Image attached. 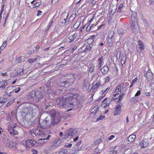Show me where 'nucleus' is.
<instances>
[{"instance_id":"obj_40","label":"nucleus","mask_w":154,"mask_h":154,"mask_svg":"<svg viewBox=\"0 0 154 154\" xmlns=\"http://www.w3.org/2000/svg\"><path fill=\"white\" fill-rule=\"evenodd\" d=\"M121 85H122V87L123 88H125L126 87L128 86L129 85V83L128 82H126L125 83H122L121 84Z\"/></svg>"},{"instance_id":"obj_15","label":"nucleus","mask_w":154,"mask_h":154,"mask_svg":"<svg viewBox=\"0 0 154 154\" xmlns=\"http://www.w3.org/2000/svg\"><path fill=\"white\" fill-rule=\"evenodd\" d=\"M144 76L148 81H150L153 78V74L150 70H148L144 74Z\"/></svg>"},{"instance_id":"obj_24","label":"nucleus","mask_w":154,"mask_h":154,"mask_svg":"<svg viewBox=\"0 0 154 154\" xmlns=\"http://www.w3.org/2000/svg\"><path fill=\"white\" fill-rule=\"evenodd\" d=\"M109 70L108 67L107 66H105L101 69V71L102 73L105 74H106Z\"/></svg>"},{"instance_id":"obj_43","label":"nucleus","mask_w":154,"mask_h":154,"mask_svg":"<svg viewBox=\"0 0 154 154\" xmlns=\"http://www.w3.org/2000/svg\"><path fill=\"white\" fill-rule=\"evenodd\" d=\"M130 101L132 103H136L137 102V100L136 99L135 97H133L131 99Z\"/></svg>"},{"instance_id":"obj_58","label":"nucleus","mask_w":154,"mask_h":154,"mask_svg":"<svg viewBox=\"0 0 154 154\" xmlns=\"http://www.w3.org/2000/svg\"><path fill=\"white\" fill-rule=\"evenodd\" d=\"M149 102H146V103H145V106L147 107V109H148V108H149Z\"/></svg>"},{"instance_id":"obj_54","label":"nucleus","mask_w":154,"mask_h":154,"mask_svg":"<svg viewBox=\"0 0 154 154\" xmlns=\"http://www.w3.org/2000/svg\"><path fill=\"white\" fill-rule=\"evenodd\" d=\"M12 87L11 86L7 87L6 89H5V92H8V91L12 89Z\"/></svg>"},{"instance_id":"obj_50","label":"nucleus","mask_w":154,"mask_h":154,"mask_svg":"<svg viewBox=\"0 0 154 154\" xmlns=\"http://www.w3.org/2000/svg\"><path fill=\"white\" fill-rule=\"evenodd\" d=\"M91 25L90 24L88 25L86 28V31L88 32L91 29Z\"/></svg>"},{"instance_id":"obj_48","label":"nucleus","mask_w":154,"mask_h":154,"mask_svg":"<svg viewBox=\"0 0 154 154\" xmlns=\"http://www.w3.org/2000/svg\"><path fill=\"white\" fill-rule=\"evenodd\" d=\"M125 94L124 93H121L119 96V99L122 100L124 97V96L125 95Z\"/></svg>"},{"instance_id":"obj_47","label":"nucleus","mask_w":154,"mask_h":154,"mask_svg":"<svg viewBox=\"0 0 154 154\" xmlns=\"http://www.w3.org/2000/svg\"><path fill=\"white\" fill-rule=\"evenodd\" d=\"M94 68V66L92 65L89 69V71L90 72H93Z\"/></svg>"},{"instance_id":"obj_9","label":"nucleus","mask_w":154,"mask_h":154,"mask_svg":"<svg viewBox=\"0 0 154 154\" xmlns=\"http://www.w3.org/2000/svg\"><path fill=\"white\" fill-rule=\"evenodd\" d=\"M108 41L109 43V45H112L114 39V32L112 30L108 32Z\"/></svg>"},{"instance_id":"obj_21","label":"nucleus","mask_w":154,"mask_h":154,"mask_svg":"<svg viewBox=\"0 0 154 154\" xmlns=\"http://www.w3.org/2000/svg\"><path fill=\"white\" fill-rule=\"evenodd\" d=\"M73 128H71L69 130H68L67 132H66L65 135L66 137H73V132H72Z\"/></svg>"},{"instance_id":"obj_45","label":"nucleus","mask_w":154,"mask_h":154,"mask_svg":"<svg viewBox=\"0 0 154 154\" xmlns=\"http://www.w3.org/2000/svg\"><path fill=\"white\" fill-rule=\"evenodd\" d=\"M137 78H136L132 81L131 83L130 86V88H131L133 85L137 81Z\"/></svg>"},{"instance_id":"obj_37","label":"nucleus","mask_w":154,"mask_h":154,"mask_svg":"<svg viewBox=\"0 0 154 154\" xmlns=\"http://www.w3.org/2000/svg\"><path fill=\"white\" fill-rule=\"evenodd\" d=\"M67 152L68 150L67 149H63L59 152L58 154H67Z\"/></svg>"},{"instance_id":"obj_61","label":"nucleus","mask_w":154,"mask_h":154,"mask_svg":"<svg viewBox=\"0 0 154 154\" xmlns=\"http://www.w3.org/2000/svg\"><path fill=\"white\" fill-rule=\"evenodd\" d=\"M72 146V144L70 143V144H69L68 145H65V147H66L69 148V147H70Z\"/></svg>"},{"instance_id":"obj_13","label":"nucleus","mask_w":154,"mask_h":154,"mask_svg":"<svg viewBox=\"0 0 154 154\" xmlns=\"http://www.w3.org/2000/svg\"><path fill=\"white\" fill-rule=\"evenodd\" d=\"M111 101L110 99L107 98H105L104 100L102 102V106L104 108H105L106 107L109 106Z\"/></svg>"},{"instance_id":"obj_2","label":"nucleus","mask_w":154,"mask_h":154,"mask_svg":"<svg viewBox=\"0 0 154 154\" xmlns=\"http://www.w3.org/2000/svg\"><path fill=\"white\" fill-rule=\"evenodd\" d=\"M57 102L58 105L60 107H66L69 105L72 106L73 105V103L70 102L67 97L65 98L63 97H61L57 100Z\"/></svg>"},{"instance_id":"obj_25","label":"nucleus","mask_w":154,"mask_h":154,"mask_svg":"<svg viewBox=\"0 0 154 154\" xmlns=\"http://www.w3.org/2000/svg\"><path fill=\"white\" fill-rule=\"evenodd\" d=\"M101 85V81L100 80H99L93 86L92 89L96 90Z\"/></svg>"},{"instance_id":"obj_39","label":"nucleus","mask_w":154,"mask_h":154,"mask_svg":"<svg viewBox=\"0 0 154 154\" xmlns=\"http://www.w3.org/2000/svg\"><path fill=\"white\" fill-rule=\"evenodd\" d=\"M110 79V77L109 76H107L104 79V83H107L109 82Z\"/></svg>"},{"instance_id":"obj_30","label":"nucleus","mask_w":154,"mask_h":154,"mask_svg":"<svg viewBox=\"0 0 154 154\" xmlns=\"http://www.w3.org/2000/svg\"><path fill=\"white\" fill-rule=\"evenodd\" d=\"M109 89L110 88L109 87H106V89L103 88L102 90L100 91V94H102V93L104 94L105 92L106 93L109 91Z\"/></svg>"},{"instance_id":"obj_23","label":"nucleus","mask_w":154,"mask_h":154,"mask_svg":"<svg viewBox=\"0 0 154 154\" xmlns=\"http://www.w3.org/2000/svg\"><path fill=\"white\" fill-rule=\"evenodd\" d=\"M57 143L54 142L52 143V144L50 146H49L48 148V149L49 151H52L54 149H56L58 146L57 145Z\"/></svg>"},{"instance_id":"obj_8","label":"nucleus","mask_w":154,"mask_h":154,"mask_svg":"<svg viewBox=\"0 0 154 154\" xmlns=\"http://www.w3.org/2000/svg\"><path fill=\"white\" fill-rule=\"evenodd\" d=\"M80 98L79 95L78 94L72 93L70 94L69 97H68V100L70 101L71 100V102L72 101L73 102H78Z\"/></svg>"},{"instance_id":"obj_16","label":"nucleus","mask_w":154,"mask_h":154,"mask_svg":"<svg viewBox=\"0 0 154 154\" xmlns=\"http://www.w3.org/2000/svg\"><path fill=\"white\" fill-rule=\"evenodd\" d=\"M149 142L148 139H144L143 140L140 142V145L141 148H144L147 146Z\"/></svg>"},{"instance_id":"obj_41","label":"nucleus","mask_w":154,"mask_h":154,"mask_svg":"<svg viewBox=\"0 0 154 154\" xmlns=\"http://www.w3.org/2000/svg\"><path fill=\"white\" fill-rule=\"evenodd\" d=\"M126 59V57H122L121 61V63L122 65H123L125 63Z\"/></svg>"},{"instance_id":"obj_11","label":"nucleus","mask_w":154,"mask_h":154,"mask_svg":"<svg viewBox=\"0 0 154 154\" xmlns=\"http://www.w3.org/2000/svg\"><path fill=\"white\" fill-rule=\"evenodd\" d=\"M89 83V79L85 78L84 80L83 84L82 86V89L84 91H86L89 89L88 86Z\"/></svg>"},{"instance_id":"obj_57","label":"nucleus","mask_w":154,"mask_h":154,"mask_svg":"<svg viewBox=\"0 0 154 154\" xmlns=\"http://www.w3.org/2000/svg\"><path fill=\"white\" fill-rule=\"evenodd\" d=\"M141 91L140 90L138 91L137 93L135 94V96H139L140 94Z\"/></svg>"},{"instance_id":"obj_3","label":"nucleus","mask_w":154,"mask_h":154,"mask_svg":"<svg viewBox=\"0 0 154 154\" xmlns=\"http://www.w3.org/2000/svg\"><path fill=\"white\" fill-rule=\"evenodd\" d=\"M75 81V77L72 74H70L68 75V79L66 81L61 82L59 86L67 87L71 85Z\"/></svg>"},{"instance_id":"obj_36","label":"nucleus","mask_w":154,"mask_h":154,"mask_svg":"<svg viewBox=\"0 0 154 154\" xmlns=\"http://www.w3.org/2000/svg\"><path fill=\"white\" fill-rule=\"evenodd\" d=\"M7 45V41H5L2 44V46L0 48L1 50H3L5 47Z\"/></svg>"},{"instance_id":"obj_6","label":"nucleus","mask_w":154,"mask_h":154,"mask_svg":"<svg viewBox=\"0 0 154 154\" xmlns=\"http://www.w3.org/2000/svg\"><path fill=\"white\" fill-rule=\"evenodd\" d=\"M131 29L132 33L134 34L137 33L139 30V27L138 22H132L131 26Z\"/></svg>"},{"instance_id":"obj_44","label":"nucleus","mask_w":154,"mask_h":154,"mask_svg":"<svg viewBox=\"0 0 154 154\" xmlns=\"http://www.w3.org/2000/svg\"><path fill=\"white\" fill-rule=\"evenodd\" d=\"M37 60V59L36 58H35L33 59H29L28 60V61L29 63H32L36 61Z\"/></svg>"},{"instance_id":"obj_1","label":"nucleus","mask_w":154,"mask_h":154,"mask_svg":"<svg viewBox=\"0 0 154 154\" xmlns=\"http://www.w3.org/2000/svg\"><path fill=\"white\" fill-rule=\"evenodd\" d=\"M29 95L32 99L36 102L40 101L44 97V95L40 89L31 91Z\"/></svg>"},{"instance_id":"obj_20","label":"nucleus","mask_w":154,"mask_h":154,"mask_svg":"<svg viewBox=\"0 0 154 154\" xmlns=\"http://www.w3.org/2000/svg\"><path fill=\"white\" fill-rule=\"evenodd\" d=\"M131 20L132 22L136 21L138 22L137 17L136 13L134 12H133L132 13L131 16Z\"/></svg>"},{"instance_id":"obj_19","label":"nucleus","mask_w":154,"mask_h":154,"mask_svg":"<svg viewBox=\"0 0 154 154\" xmlns=\"http://www.w3.org/2000/svg\"><path fill=\"white\" fill-rule=\"evenodd\" d=\"M124 4L122 3H121L119 7H118V8L117 10V12L118 13H123L124 11Z\"/></svg>"},{"instance_id":"obj_60","label":"nucleus","mask_w":154,"mask_h":154,"mask_svg":"<svg viewBox=\"0 0 154 154\" xmlns=\"http://www.w3.org/2000/svg\"><path fill=\"white\" fill-rule=\"evenodd\" d=\"M94 110L96 111L95 112H94V111H93V113H96L97 112L98 110H99V109L97 107H94Z\"/></svg>"},{"instance_id":"obj_26","label":"nucleus","mask_w":154,"mask_h":154,"mask_svg":"<svg viewBox=\"0 0 154 154\" xmlns=\"http://www.w3.org/2000/svg\"><path fill=\"white\" fill-rule=\"evenodd\" d=\"M136 136L135 135L132 134L129 136L128 138V140L130 142H132L136 139Z\"/></svg>"},{"instance_id":"obj_4","label":"nucleus","mask_w":154,"mask_h":154,"mask_svg":"<svg viewBox=\"0 0 154 154\" xmlns=\"http://www.w3.org/2000/svg\"><path fill=\"white\" fill-rule=\"evenodd\" d=\"M17 125L13 122H10L8 127V131L10 134L12 136L17 134V131L14 129L16 127Z\"/></svg>"},{"instance_id":"obj_51","label":"nucleus","mask_w":154,"mask_h":154,"mask_svg":"<svg viewBox=\"0 0 154 154\" xmlns=\"http://www.w3.org/2000/svg\"><path fill=\"white\" fill-rule=\"evenodd\" d=\"M105 118L104 116H100L97 119V121H98L99 120H101Z\"/></svg>"},{"instance_id":"obj_17","label":"nucleus","mask_w":154,"mask_h":154,"mask_svg":"<svg viewBox=\"0 0 154 154\" xmlns=\"http://www.w3.org/2000/svg\"><path fill=\"white\" fill-rule=\"evenodd\" d=\"M117 8V5L113 4H111L109 8V11H110V14H114L116 11Z\"/></svg>"},{"instance_id":"obj_64","label":"nucleus","mask_w":154,"mask_h":154,"mask_svg":"<svg viewBox=\"0 0 154 154\" xmlns=\"http://www.w3.org/2000/svg\"><path fill=\"white\" fill-rule=\"evenodd\" d=\"M117 153V150H114L112 152V154H116Z\"/></svg>"},{"instance_id":"obj_5","label":"nucleus","mask_w":154,"mask_h":154,"mask_svg":"<svg viewBox=\"0 0 154 154\" xmlns=\"http://www.w3.org/2000/svg\"><path fill=\"white\" fill-rule=\"evenodd\" d=\"M35 143V141L32 139L23 140V144L26 147L29 148L34 146Z\"/></svg>"},{"instance_id":"obj_10","label":"nucleus","mask_w":154,"mask_h":154,"mask_svg":"<svg viewBox=\"0 0 154 154\" xmlns=\"http://www.w3.org/2000/svg\"><path fill=\"white\" fill-rule=\"evenodd\" d=\"M145 47L144 45L143 42L140 40L139 41L137 45H136V48L137 50L140 53H142V51L144 49Z\"/></svg>"},{"instance_id":"obj_27","label":"nucleus","mask_w":154,"mask_h":154,"mask_svg":"<svg viewBox=\"0 0 154 154\" xmlns=\"http://www.w3.org/2000/svg\"><path fill=\"white\" fill-rule=\"evenodd\" d=\"M62 16L63 17H64V19L61 20L62 23H65L66 22V19L68 17V14L66 13H63Z\"/></svg>"},{"instance_id":"obj_49","label":"nucleus","mask_w":154,"mask_h":154,"mask_svg":"<svg viewBox=\"0 0 154 154\" xmlns=\"http://www.w3.org/2000/svg\"><path fill=\"white\" fill-rule=\"evenodd\" d=\"M14 100H10L9 102L7 104V106H10L11 104H12L14 102Z\"/></svg>"},{"instance_id":"obj_55","label":"nucleus","mask_w":154,"mask_h":154,"mask_svg":"<svg viewBox=\"0 0 154 154\" xmlns=\"http://www.w3.org/2000/svg\"><path fill=\"white\" fill-rule=\"evenodd\" d=\"M101 95H100V97H99V100H101V99L104 97L105 96V94H104L103 93H102V94H101Z\"/></svg>"},{"instance_id":"obj_12","label":"nucleus","mask_w":154,"mask_h":154,"mask_svg":"<svg viewBox=\"0 0 154 154\" xmlns=\"http://www.w3.org/2000/svg\"><path fill=\"white\" fill-rule=\"evenodd\" d=\"M32 135L33 137H34V136L33 135L36 136H41L43 137L46 135V134L43 131L36 129L33 131V134H32Z\"/></svg>"},{"instance_id":"obj_29","label":"nucleus","mask_w":154,"mask_h":154,"mask_svg":"<svg viewBox=\"0 0 154 154\" xmlns=\"http://www.w3.org/2000/svg\"><path fill=\"white\" fill-rule=\"evenodd\" d=\"M77 36V34L75 33L72 35H70L69 38V39L70 40V42H72L73 41L75 38H76Z\"/></svg>"},{"instance_id":"obj_14","label":"nucleus","mask_w":154,"mask_h":154,"mask_svg":"<svg viewBox=\"0 0 154 154\" xmlns=\"http://www.w3.org/2000/svg\"><path fill=\"white\" fill-rule=\"evenodd\" d=\"M122 106V104L121 103H119V104L116 105V106L115 108V111L114 113V115H117L120 114L122 109L121 106Z\"/></svg>"},{"instance_id":"obj_53","label":"nucleus","mask_w":154,"mask_h":154,"mask_svg":"<svg viewBox=\"0 0 154 154\" xmlns=\"http://www.w3.org/2000/svg\"><path fill=\"white\" fill-rule=\"evenodd\" d=\"M101 142V140L100 139H98L96 141H95L94 142V143L97 145L98 143H100Z\"/></svg>"},{"instance_id":"obj_18","label":"nucleus","mask_w":154,"mask_h":154,"mask_svg":"<svg viewBox=\"0 0 154 154\" xmlns=\"http://www.w3.org/2000/svg\"><path fill=\"white\" fill-rule=\"evenodd\" d=\"M8 84L7 80H4L0 82V89L4 90Z\"/></svg>"},{"instance_id":"obj_32","label":"nucleus","mask_w":154,"mask_h":154,"mask_svg":"<svg viewBox=\"0 0 154 154\" xmlns=\"http://www.w3.org/2000/svg\"><path fill=\"white\" fill-rule=\"evenodd\" d=\"M98 68H100L101 66H102L103 64V63L101 60V58H99L98 59Z\"/></svg>"},{"instance_id":"obj_31","label":"nucleus","mask_w":154,"mask_h":154,"mask_svg":"<svg viewBox=\"0 0 154 154\" xmlns=\"http://www.w3.org/2000/svg\"><path fill=\"white\" fill-rule=\"evenodd\" d=\"M7 99L6 98H4L2 99L0 98V107H2L3 105V104L5 103Z\"/></svg>"},{"instance_id":"obj_46","label":"nucleus","mask_w":154,"mask_h":154,"mask_svg":"<svg viewBox=\"0 0 154 154\" xmlns=\"http://www.w3.org/2000/svg\"><path fill=\"white\" fill-rule=\"evenodd\" d=\"M118 32L119 34L122 35L124 32V30L122 29H119L118 30Z\"/></svg>"},{"instance_id":"obj_22","label":"nucleus","mask_w":154,"mask_h":154,"mask_svg":"<svg viewBox=\"0 0 154 154\" xmlns=\"http://www.w3.org/2000/svg\"><path fill=\"white\" fill-rule=\"evenodd\" d=\"M59 121V119L55 117L53 118L51 121H49L51 122V125L57 124Z\"/></svg>"},{"instance_id":"obj_52","label":"nucleus","mask_w":154,"mask_h":154,"mask_svg":"<svg viewBox=\"0 0 154 154\" xmlns=\"http://www.w3.org/2000/svg\"><path fill=\"white\" fill-rule=\"evenodd\" d=\"M41 4L40 2H36L35 4H34L33 6L34 7H38Z\"/></svg>"},{"instance_id":"obj_42","label":"nucleus","mask_w":154,"mask_h":154,"mask_svg":"<svg viewBox=\"0 0 154 154\" xmlns=\"http://www.w3.org/2000/svg\"><path fill=\"white\" fill-rule=\"evenodd\" d=\"M17 90L14 89L13 90V91H11L10 92V93H18L20 91V88H18L17 89Z\"/></svg>"},{"instance_id":"obj_38","label":"nucleus","mask_w":154,"mask_h":154,"mask_svg":"<svg viewBox=\"0 0 154 154\" xmlns=\"http://www.w3.org/2000/svg\"><path fill=\"white\" fill-rule=\"evenodd\" d=\"M17 75H23V69L22 68L20 69L19 70L17 71Z\"/></svg>"},{"instance_id":"obj_63","label":"nucleus","mask_w":154,"mask_h":154,"mask_svg":"<svg viewBox=\"0 0 154 154\" xmlns=\"http://www.w3.org/2000/svg\"><path fill=\"white\" fill-rule=\"evenodd\" d=\"M149 3L151 4H152L154 2V0H149Z\"/></svg>"},{"instance_id":"obj_59","label":"nucleus","mask_w":154,"mask_h":154,"mask_svg":"<svg viewBox=\"0 0 154 154\" xmlns=\"http://www.w3.org/2000/svg\"><path fill=\"white\" fill-rule=\"evenodd\" d=\"M115 136L114 135H111L108 138V140H111Z\"/></svg>"},{"instance_id":"obj_56","label":"nucleus","mask_w":154,"mask_h":154,"mask_svg":"<svg viewBox=\"0 0 154 154\" xmlns=\"http://www.w3.org/2000/svg\"><path fill=\"white\" fill-rule=\"evenodd\" d=\"M42 11H41L38 10V13L37 14V16H39L42 15Z\"/></svg>"},{"instance_id":"obj_35","label":"nucleus","mask_w":154,"mask_h":154,"mask_svg":"<svg viewBox=\"0 0 154 154\" xmlns=\"http://www.w3.org/2000/svg\"><path fill=\"white\" fill-rule=\"evenodd\" d=\"M76 13H75V14H72V16L70 17L69 21V22H72L74 20L76 17Z\"/></svg>"},{"instance_id":"obj_33","label":"nucleus","mask_w":154,"mask_h":154,"mask_svg":"<svg viewBox=\"0 0 154 154\" xmlns=\"http://www.w3.org/2000/svg\"><path fill=\"white\" fill-rule=\"evenodd\" d=\"M122 88V85L120 84L119 86H118L115 89V92L118 93L119 92H121Z\"/></svg>"},{"instance_id":"obj_28","label":"nucleus","mask_w":154,"mask_h":154,"mask_svg":"<svg viewBox=\"0 0 154 154\" xmlns=\"http://www.w3.org/2000/svg\"><path fill=\"white\" fill-rule=\"evenodd\" d=\"M81 23V22L80 21H77L73 26L74 29H77L79 27Z\"/></svg>"},{"instance_id":"obj_62","label":"nucleus","mask_w":154,"mask_h":154,"mask_svg":"<svg viewBox=\"0 0 154 154\" xmlns=\"http://www.w3.org/2000/svg\"><path fill=\"white\" fill-rule=\"evenodd\" d=\"M32 152H33V153H34L35 154H37L38 153V151L35 149H32Z\"/></svg>"},{"instance_id":"obj_7","label":"nucleus","mask_w":154,"mask_h":154,"mask_svg":"<svg viewBox=\"0 0 154 154\" xmlns=\"http://www.w3.org/2000/svg\"><path fill=\"white\" fill-rule=\"evenodd\" d=\"M39 125L41 128L43 129L48 128L51 126V122L49 120H44L42 122L40 120Z\"/></svg>"},{"instance_id":"obj_34","label":"nucleus","mask_w":154,"mask_h":154,"mask_svg":"<svg viewBox=\"0 0 154 154\" xmlns=\"http://www.w3.org/2000/svg\"><path fill=\"white\" fill-rule=\"evenodd\" d=\"M72 133L73 136H75L77 135H79L80 134V131H79L77 130H74L73 129Z\"/></svg>"}]
</instances>
